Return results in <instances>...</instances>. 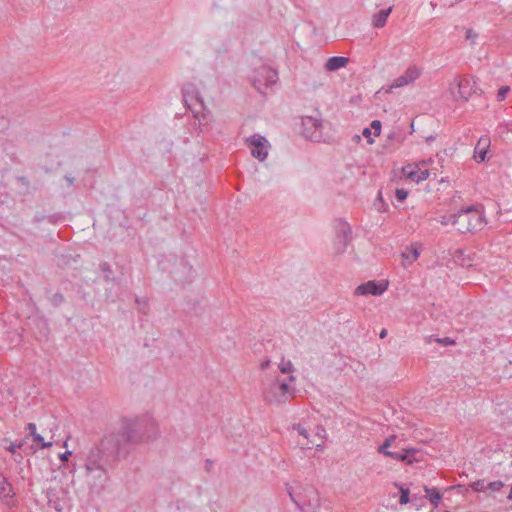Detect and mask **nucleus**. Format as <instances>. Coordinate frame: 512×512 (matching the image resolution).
Listing matches in <instances>:
<instances>
[{
  "label": "nucleus",
  "mask_w": 512,
  "mask_h": 512,
  "mask_svg": "<svg viewBox=\"0 0 512 512\" xmlns=\"http://www.w3.org/2000/svg\"><path fill=\"white\" fill-rule=\"evenodd\" d=\"M15 496L12 484L0 473V499L7 501Z\"/></svg>",
  "instance_id": "16"
},
{
  "label": "nucleus",
  "mask_w": 512,
  "mask_h": 512,
  "mask_svg": "<svg viewBox=\"0 0 512 512\" xmlns=\"http://www.w3.org/2000/svg\"><path fill=\"white\" fill-rule=\"evenodd\" d=\"M26 430L29 432V434L33 437L35 434H38L36 432V425L34 423H29L26 427Z\"/></svg>",
  "instance_id": "39"
},
{
  "label": "nucleus",
  "mask_w": 512,
  "mask_h": 512,
  "mask_svg": "<svg viewBox=\"0 0 512 512\" xmlns=\"http://www.w3.org/2000/svg\"><path fill=\"white\" fill-rule=\"evenodd\" d=\"M503 487V483L501 481H494L488 483L487 487L488 489L492 491H499Z\"/></svg>",
  "instance_id": "34"
},
{
  "label": "nucleus",
  "mask_w": 512,
  "mask_h": 512,
  "mask_svg": "<svg viewBox=\"0 0 512 512\" xmlns=\"http://www.w3.org/2000/svg\"><path fill=\"white\" fill-rule=\"evenodd\" d=\"M270 365V360H265L263 361L261 364H260V369L261 370H265L268 368V366Z\"/></svg>",
  "instance_id": "44"
},
{
  "label": "nucleus",
  "mask_w": 512,
  "mask_h": 512,
  "mask_svg": "<svg viewBox=\"0 0 512 512\" xmlns=\"http://www.w3.org/2000/svg\"><path fill=\"white\" fill-rule=\"evenodd\" d=\"M510 90V87L509 86H502L499 90H498V93H497V100L498 101H503L507 95V93L509 92Z\"/></svg>",
  "instance_id": "32"
},
{
  "label": "nucleus",
  "mask_w": 512,
  "mask_h": 512,
  "mask_svg": "<svg viewBox=\"0 0 512 512\" xmlns=\"http://www.w3.org/2000/svg\"><path fill=\"white\" fill-rule=\"evenodd\" d=\"M418 451L414 448L404 449L401 452L389 451L385 456L391 457L397 461H405L409 464L416 460L415 454Z\"/></svg>",
  "instance_id": "15"
},
{
  "label": "nucleus",
  "mask_w": 512,
  "mask_h": 512,
  "mask_svg": "<svg viewBox=\"0 0 512 512\" xmlns=\"http://www.w3.org/2000/svg\"><path fill=\"white\" fill-rule=\"evenodd\" d=\"M303 135L314 142L323 140L322 121L312 116H305L302 118Z\"/></svg>",
  "instance_id": "7"
},
{
  "label": "nucleus",
  "mask_w": 512,
  "mask_h": 512,
  "mask_svg": "<svg viewBox=\"0 0 512 512\" xmlns=\"http://www.w3.org/2000/svg\"><path fill=\"white\" fill-rule=\"evenodd\" d=\"M33 441L38 443L41 448H48L53 444L52 442H45L44 438L40 434H35V436H33Z\"/></svg>",
  "instance_id": "29"
},
{
  "label": "nucleus",
  "mask_w": 512,
  "mask_h": 512,
  "mask_svg": "<svg viewBox=\"0 0 512 512\" xmlns=\"http://www.w3.org/2000/svg\"><path fill=\"white\" fill-rule=\"evenodd\" d=\"M22 445L21 444H11L9 447H7V450L11 453H15L16 452V449L17 448H20Z\"/></svg>",
  "instance_id": "42"
},
{
  "label": "nucleus",
  "mask_w": 512,
  "mask_h": 512,
  "mask_svg": "<svg viewBox=\"0 0 512 512\" xmlns=\"http://www.w3.org/2000/svg\"><path fill=\"white\" fill-rule=\"evenodd\" d=\"M435 220L443 226L453 225L456 227V213L439 215Z\"/></svg>",
  "instance_id": "23"
},
{
  "label": "nucleus",
  "mask_w": 512,
  "mask_h": 512,
  "mask_svg": "<svg viewBox=\"0 0 512 512\" xmlns=\"http://www.w3.org/2000/svg\"><path fill=\"white\" fill-rule=\"evenodd\" d=\"M72 452L71 451H66L64 453H62L59 457L62 461H67L69 456H71Z\"/></svg>",
  "instance_id": "43"
},
{
  "label": "nucleus",
  "mask_w": 512,
  "mask_h": 512,
  "mask_svg": "<svg viewBox=\"0 0 512 512\" xmlns=\"http://www.w3.org/2000/svg\"><path fill=\"white\" fill-rule=\"evenodd\" d=\"M403 173L407 176L408 179L420 182L426 180L430 173L428 169H422L419 164L408 165L403 168Z\"/></svg>",
  "instance_id": "14"
},
{
  "label": "nucleus",
  "mask_w": 512,
  "mask_h": 512,
  "mask_svg": "<svg viewBox=\"0 0 512 512\" xmlns=\"http://www.w3.org/2000/svg\"><path fill=\"white\" fill-rule=\"evenodd\" d=\"M471 486L475 491H482L486 489L484 481L481 480L474 482Z\"/></svg>",
  "instance_id": "38"
},
{
  "label": "nucleus",
  "mask_w": 512,
  "mask_h": 512,
  "mask_svg": "<svg viewBox=\"0 0 512 512\" xmlns=\"http://www.w3.org/2000/svg\"><path fill=\"white\" fill-rule=\"evenodd\" d=\"M395 196L398 201H404L408 196V191L405 189H396Z\"/></svg>",
  "instance_id": "33"
},
{
  "label": "nucleus",
  "mask_w": 512,
  "mask_h": 512,
  "mask_svg": "<svg viewBox=\"0 0 512 512\" xmlns=\"http://www.w3.org/2000/svg\"><path fill=\"white\" fill-rule=\"evenodd\" d=\"M445 512H448V511H445Z\"/></svg>",
  "instance_id": "50"
},
{
  "label": "nucleus",
  "mask_w": 512,
  "mask_h": 512,
  "mask_svg": "<svg viewBox=\"0 0 512 512\" xmlns=\"http://www.w3.org/2000/svg\"><path fill=\"white\" fill-rule=\"evenodd\" d=\"M491 140L487 135L481 136L474 148V159L476 162L481 163L488 159V151L490 148Z\"/></svg>",
  "instance_id": "13"
},
{
  "label": "nucleus",
  "mask_w": 512,
  "mask_h": 512,
  "mask_svg": "<svg viewBox=\"0 0 512 512\" xmlns=\"http://www.w3.org/2000/svg\"><path fill=\"white\" fill-rule=\"evenodd\" d=\"M294 390L287 382L280 381L278 378L265 384L262 395L265 402L269 404H282L288 401L293 395Z\"/></svg>",
  "instance_id": "3"
},
{
  "label": "nucleus",
  "mask_w": 512,
  "mask_h": 512,
  "mask_svg": "<svg viewBox=\"0 0 512 512\" xmlns=\"http://www.w3.org/2000/svg\"><path fill=\"white\" fill-rule=\"evenodd\" d=\"M326 437V431L322 426H317L313 431V440L300 441L299 446L302 449L315 448L316 450H322L324 446V439Z\"/></svg>",
  "instance_id": "12"
},
{
  "label": "nucleus",
  "mask_w": 512,
  "mask_h": 512,
  "mask_svg": "<svg viewBox=\"0 0 512 512\" xmlns=\"http://www.w3.org/2000/svg\"><path fill=\"white\" fill-rule=\"evenodd\" d=\"M477 37H478V35H477V33L473 29H468L466 31V39L470 40L472 43L475 42Z\"/></svg>",
  "instance_id": "37"
},
{
  "label": "nucleus",
  "mask_w": 512,
  "mask_h": 512,
  "mask_svg": "<svg viewBox=\"0 0 512 512\" xmlns=\"http://www.w3.org/2000/svg\"><path fill=\"white\" fill-rule=\"evenodd\" d=\"M66 180L68 181V184H69V185H72V184H73V181H74V179H73V178H71V177H66Z\"/></svg>",
  "instance_id": "46"
},
{
  "label": "nucleus",
  "mask_w": 512,
  "mask_h": 512,
  "mask_svg": "<svg viewBox=\"0 0 512 512\" xmlns=\"http://www.w3.org/2000/svg\"><path fill=\"white\" fill-rule=\"evenodd\" d=\"M277 80V71L267 65H261L258 69H255L251 76L254 88L262 94L264 93V88L275 84Z\"/></svg>",
  "instance_id": "5"
},
{
  "label": "nucleus",
  "mask_w": 512,
  "mask_h": 512,
  "mask_svg": "<svg viewBox=\"0 0 512 512\" xmlns=\"http://www.w3.org/2000/svg\"><path fill=\"white\" fill-rule=\"evenodd\" d=\"M182 95L185 105L194 113L196 118L204 116L205 106L197 86L193 83H186L182 88Z\"/></svg>",
  "instance_id": "4"
},
{
  "label": "nucleus",
  "mask_w": 512,
  "mask_h": 512,
  "mask_svg": "<svg viewBox=\"0 0 512 512\" xmlns=\"http://www.w3.org/2000/svg\"><path fill=\"white\" fill-rule=\"evenodd\" d=\"M160 435L156 420L148 415L123 417L119 427L106 433L86 458L88 476L106 481L108 470L114 469L130 453V446L156 440Z\"/></svg>",
  "instance_id": "1"
},
{
  "label": "nucleus",
  "mask_w": 512,
  "mask_h": 512,
  "mask_svg": "<svg viewBox=\"0 0 512 512\" xmlns=\"http://www.w3.org/2000/svg\"><path fill=\"white\" fill-rule=\"evenodd\" d=\"M388 140L394 141L398 144H402L405 140V135L401 130H394L388 135Z\"/></svg>",
  "instance_id": "26"
},
{
  "label": "nucleus",
  "mask_w": 512,
  "mask_h": 512,
  "mask_svg": "<svg viewBox=\"0 0 512 512\" xmlns=\"http://www.w3.org/2000/svg\"><path fill=\"white\" fill-rule=\"evenodd\" d=\"M396 439V436L392 435V436H389L384 442L383 444H381L379 447H378V452L383 454V455H386V453H388L390 450H389V447L392 445V443L395 441Z\"/></svg>",
  "instance_id": "25"
},
{
  "label": "nucleus",
  "mask_w": 512,
  "mask_h": 512,
  "mask_svg": "<svg viewBox=\"0 0 512 512\" xmlns=\"http://www.w3.org/2000/svg\"><path fill=\"white\" fill-rule=\"evenodd\" d=\"M289 380H290V381H294V380H295V377H294V376H290V377H289Z\"/></svg>",
  "instance_id": "49"
},
{
  "label": "nucleus",
  "mask_w": 512,
  "mask_h": 512,
  "mask_svg": "<svg viewBox=\"0 0 512 512\" xmlns=\"http://www.w3.org/2000/svg\"><path fill=\"white\" fill-rule=\"evenodd\" d=\"M279 369H280L281 373L288 374L293 371V365H292L291 361L282 360V362L279 364Z\"/></svg>",
  "instance_id": "28"
},
{
  "label": "nucleus",
  "mask_w": 512,
  "mask_h": 512,
  "mask_svg": "<svg viewBox=\"0 0 512 512\" xmlns=\"http://www.w3.org/2000/svg\"><path fill=\"white\" fill-rule=\"evenodd\" d=\"M289 493V496L291 498V500L295 503V505L297 506V508L301 511H304V506L306 505L305 502H302L300 499H297L291 490L288 491Z\"/></svg>",
  "instance_id": "31"
},
{
  "label": "nucleus",
  "mask_w": 512,
  "mask_h": 512,
  "mask_svg": "<svg viewBox=\"0 0 512 512\" xmlns=\"http://www.w3.org/2000/svg\"><path fill=\"white\" fill-rule=\"evenodd\" d=\"M292 430L297 432L299 438L297 443L305 440H313V431L310 432L306 427H304L301 423L293 424Z\"/></svg>",
  "instance_id": "20"
},
{
  "label": "nucleus",
  "mask_w": 512,
  "mask_h": 512,
  "mask_svg": "<svg viewBox=\"0 0 512 512\" xmlns=\"http://www.w3.org/2000/svg\"><path fill=\"white\" fill-rule=\"evenodd\" d=\"M349 62V59L344 56H333L330 57L325 63V69L327 71H336L340 68L345 67Z\"/></svg>",
  "instance_id": "17"
},
{
  "label": "nucleus",
  "mask_w": 512,
  "mask_h": 512,
  "mask_svg": "<svg viewBox=\"0 0 512 512\" xmlns=\"http://www.w3.org/2000/svg\"><path fill=\"white\" fill-rule=\"evenodd\" d=\"M456 229L460 233L475 232L485 225L483 213L476 206H468L456 212Z\"/></svg>",
  "instance_id": "2"
},
{
  "label": "nucleus",
  "mask_w": 512,
  "mask_h": 512,
  "mask_svg": "<svg viewBox=\"0 0 512 512\" xmlns=\"http://www.w3.org/2000/svg\"><path fill=\"white\" fill-rule=\"evenodd\" d=\"M392 6L389 7L388 9H383V10H380L378 13H376L374 16H373V25L374 27L376 28H382L385 26L386 22H387V18L389 17L390 13L392 12Z\"/></svg>",
  "instance_id": "18"
},
{
  "label": "nucleus",
  "mask_w": 512,
  "mask_h": 512,
  "mask_svg": "<svg viewBox=\"0 0 512 512\" xmlns=\"http://www.w3.org/2000/svg\"><path fill=\"white\" fill-rule=\"evenodd\" d=\"M136 304L141 312L146 313V308L148 306L146 299L136 298Z\"/></svg>",
  "instance_id": "35"
},
{
  "label": "nucleus",
  "mask_w": 512,
  "mask_h": 512,
  "mask_svg": "<svg viewBox=\"0 0 512 512\" xmlns=\"http://www.w3.org/2000/svg\"><path fill=\"white\" fill-rule=\"evenodd\" d=\"M425 492H426V497L428 498V500L430 501V503L434 506V507H437L440 503V500L442 498L440 492L438 491L437 488H428V487H425Z\"/></svg>",
  "instance_id": "22"
},
{
  "label": "nucleus",
  "mask_w": 512,
  "mask_h": 512,
  "mask_svg": "<svg viewBox=\"0 0 512 512\" xmlns=\"http://www.w3.org/2000/svg\"><path fill=\"white\" fill-rule=\"evenodd\" d=\"M437 342L439 343H442L444 345H451V344H454V341L451 340L450 338L446 337V338H437L436 339Z\"/></svg>",
  "instance_id": "40"
},
{
  "label": "nucleus",
  "mask_w": 512,
  "mask_h": 512,
  "mask_svg": "<svg viewBox=\"0 0 512 512\" xmlns=\"http://www.w3.org/2000/svg\"><path fill=\"white\" fill-rule=\"evenodd\" d=\"M420 75L421 70L417 66H409L402 75H400L393 81V83L390 85V90L394 88L407 86L413 83L416 79H418Z\"/></svg>",
  "instance_id": "11"
},
{
  "label": "nucleus",
  "mask_w": 512,
  "mask_h": 512,
  "mask_svg": "<svg viewBox=\"0 0 512 512\" xmlns=\"http://www.w3.org/2000/svg\"><path fill=\"white\" fill-rule=\"evenodd\" d=\"M247 145L251 149V155L259 161H264L268 156L269 142L264 136L254 134L247 138Z\"/></svg>",
  "instance_id": "9"
},
{
  "label": "nucleus",
  "mask_w": 512,
  "mask_h": 512,
  "mask_svg": "<svg viewBox=\"0 0 512 512\" xmlns=\"http://www.w3.org/2000/svg\"><path fill=\"white\" fill-rule=\"evenodd\" d=\"M420 255V252L417 247L410 246L405 249V251L402 252V257L404 258L405 262L403 263L404 266L411 265L414 261L418 259Z\"/></svg>",
  "instance_id": "19"
},
{
  "label": "nucleus",
  "mask_w": 512,
  "mask_h": 512,
  "mask_svg": "<svg viewBox=\"0 0 512 512\" xmlns=\"http://www.w3.org/2000/svg\"><path fill=\"white\" fill-rule=\"evenodd\" d=\"M308 493L311 495L308 500V505L311 507H318L320 505L318 493L312 488L309 489Z\"/></svg>",
  "instance_id": "27"
},
{
  "label": "nucleus",
  "mask_w": 512,
  "mask_h": 512,
  "mask_svg": "<svg viewBox=\"0 0 512 512\" xmlns=\"http://www.w3.org/2000/svg\"><path fill=\"white\" fill-rule=\"evenodd\" d=\"M434 139H435V137H434V136L426 137V141H427V142H431V141H433Z\"/></svg>",
  "instance_id": "47"
},
{
  "label": "nucleus",
  "mask_w": 512,
  "mask_h": 512,
  "mask_svg": "<svg viewBox=\"0 0 512 512\" xmlns=\"http://www.w3.org/2000/svg\"><path fill=\"white\" fill-rule=\"evenodd\" d=\"M455 87L457 88V94L454 92V87L451 86L452 93L457 99L464 101H467L472 94L482 93L481 89L476 86L475 81L468 77L459 78Z\"/></svg>",
  "instance_id": "8"
},
{
  "label": "nucleus",
  "mask_w": 512,
  "mask_h": 512,
  "mask_svg": "<svg viewBox=\"0 0 512 512\" xmlns=\"http://www.w3.org/2000/svg\"><path fill=\"white\" fill-rule=\"evenodd\" d=\"M410 501L409 498V489L401 488L400 489V498L399 503L401 505L407 504Z\"/></svg>",
  "instance_id": "30"
},
{
  "label": "nucleus",
  "mask_w": 512,
  "mask_h": 512,
  "mask_svg": "<svg viewBox=\"0 0 512 512\" xmlns=\"http://www.w3.org/2000/svg\"><path fill=\"white\" fill-rule=\"evenodd\" d=\"M371 128L374 130V134L376 136L381 133V122L379 120H373L371 123Z\"/></svg>",
  "instance_id": "36"
},
{
  "label": "nucleus",
  "mask_w": 512,
  "mask_h": 512,
  "mask_svg": "<svg viewBox=\"0 0 512 512\" xmlns=\"http://www.w3.org/2000/svg\"><path fill=\"white\" fill-rule=\"evenodd\" d=\"M387 333H388L387 329H385V328L382 329L381 332H380V335H379L380 338H382V339L385 338L387 336Z\"/></svg>",
  "instance_id": "45"
},
{
  "label": "nucleus",
  "mask_w": 512,
  "mask_h": 512,
  "mask_svg": "<svg viewBox=\"0 0 512 512\" xmlns=\"http://www.w3.org/2000/svg\"><path fill=\"white\" fill-rule=\"evenodd\" d=\"M47 499H48L47 503H48L49 507L53 508L57 512L63 511V509H64L63 502L58 497H56V495L53 493L52 490L48 491Z\"/></svg>",
  "instance_id": "21"
},
{
  "label": "nucleus",
  "mask_w": 512,
  "mask_h": 512,
  "mask_svg": "<svg viewBox=\"0 0 512 512\" xmlns=\"http://www.w3.org/2000/svg\"><path fill=\"white\" fill-rule=\"evenodd\" d=\"M100 269L104 273V279L106 282H113V272L111 266L107 262H103L100 264Z\"/></svg>",
  "instance_id": "24"
},
{
  "label": "nucleus",
  "mask_w": 512,
  "mask_h": 512,
  "mask_svg": "<svg viewBox=\"0 0 512 512\" xmlns=\"http://www.w3.org/2000/svg\"><path fill=\"white\" fill-rule=\"evenodd\" d=\"M336 236L333 244L334 252L341 254L345 252L352 239L350 225L344 220H337L335 224Z\"/></svg>",
  "instance_id": "6"
},
{
  "label": "nucleus",
  "mask_w": 512,
  "mask_h": 512,
  "mask_svg": "<svg viewBox=\"0 0 512 512\" xmlns=\"http://www.w3.org/2000/svg\"><path fill=\"white\" fill-rule=\"evenodd\" d=\"M388 288V283L383 281H368L356 287L354 294L357 296L382 295Z\"/></svg>",
  "instance_id": "10"
},
{
  "label": "nucleus",
  "mask_w": 512,
  "mask_h": 512,
  "mask_svg": "<svg viewBox=\"0 0 512 512\" xmlns=\"http://www.w3.org/2000/svg\"><path fill=\"white\" fill-rule=\"evenodd\" d=\"M363 135H364L366 138H368V142H369V143H373V139H371V138H370V135H371V130H370V128H365V129L363 130Z\"/></svg>",
  "instance_id": "41"
},
{
  "label": "nucleus",
  "mask_w": 512,
  "mask_h": 512,
  "mask_svg": "<svg viewBox=\"0 0 512 512\" xmlns=\"http://www.w3.org/2000/svg\"><path fill=\"white\" fill-rule=\"evenodd\" d=\"M410 130H411V133L414 131V124H413V122L411 123Z\"/></svg>",
  "instance_id": "48"
}]
</instances>
